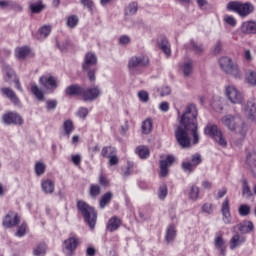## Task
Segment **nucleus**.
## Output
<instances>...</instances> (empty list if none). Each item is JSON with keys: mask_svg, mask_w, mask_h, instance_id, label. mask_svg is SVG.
Returning <instances> with one entry per match:
<instances>
[{"mask_svg": "<svg viewBox=\"0 0 256 256\" xmlns=\"http://www.w3.org/2000/svg\"><path fill=\"white\" fill-rule=\"evenodd\" d=\"M197 106L190 104L186 107L181 116L179 125H176L174 137L181 149H191V138L189 133L193 135V145L199 143V124L197 123Z\"/></svg>", "mask_w": 256, "mask_h": 256, "instance_id": "1", "label": "nucleus"}, {"mask_svg": "<svg viewBox=\"0 0 256 256\" xmlns=\"http://www.w3.org/2000/svg\"><path fill=\"white\" fill-rule=\"evenodd\" d=\"M97 55L93 52H88L84 56V62L82 63V71L87 74L90 83L97 81Z\"/></svg>", "mask_w": 256, "mask_h": 256, "instance_id": "2", "label": "nucleus"}, {"mask_svg": "<svg viewBox=\"0 0 256 256\" xmlns=\"http://www.w3.org/2000/svg\"><path fill=\"white\" fill-rule=\"evenodd\" d=\"M77 209L81 212L88 227H90V229H95V225H97V212L95 211V208L90 206L87 202L79 200L77 202Z\"/></svg>", "mask_w": 256, "mask_h": 256, "instance_id": "3", "label": "nucleus"}, {"mask_svg": "<svg viewBox=\"0 0 256 256\" xmlns=\"http://www.w3.org/2000/svg\"><path fill=\"white\" fill-rule=\"evenodd\" d=\"M223 125L229 129V131H235L240 135H245V121L239 116V114H228L221 119Z\"/></svg>", "mask_w": 256, "mask_h": 256, "instance_id": "4", "label": "nucleus"}, {"mask_svg": "<svg viewBox=\"0 0 256 256\" xmlns=\"http://www.w3.org/2000/svg\"><path fill=\"white\" fill-rule=\"evenodd\" d=\"M219 65L222 71L227 75H231L235 79H241L243 77V73L241 69H239V65L233 62V60L227 56H224L219 59Z\"/></svg>", "mask_w": 256, "mask_h": 256, "instance_id": "5", "label": "nucleus"}, {"mask_svg": "<svg viewBox=\"0 0 256 256\" xmlns=\"http://www.w3.org/2000/svg\"><path fill=\"white\" fill-rule=\"evenodd\" d=\"M227 9L229 11H234V13H238L240 17H247V15H251V13H253L255 7H253V4L249 2L242 3L238 1H233L227 4Z\"/></svg>", "mask_w": 256, "mask_h": 256, "instance_id": "6", "label": "nucleus"}, {"mask_svg": "<svg viewBox=\"0 0 256 256\" xmlns=\"http://www.w3.org/2000/svg\"><path fill=\"white\" fill-rule=\"evenodd\" d=\"M204 133L205 135H208L214 139V141H216V143H218L221 147H227V140H225L223 137V132L219 130L217 125L206 126Z\"/></svg>", "mask_w": 256, "mask_h": 256, "instance_id": "7", "label": "nucleus"}, {"mask_svg": "<svg viewBox=\"0 0 256 256\" xmlns=\"http://www.w3.org/2000/svg\"><path fill=\"white\" fill-rule=\"evenodd\" d=\"M103 91L101 90V87L99 85H94L90 88H83L82 90V101L85 102H93L96 101V99H99V96L102 95Z\"/></svg>", "mask_w": 256, "mask_h": 256, "instance_id": "8", "label": "nucleus"}, {"mask_svg": "<svg viewBox=\"0 0 256 256\" xmlns=\"http://www.w3.org/2000/svg\"><path fill=\"white\" fill-rule=\"evenodd\" d=\"M203 163V157L199 153H195L191 156L190 161L182 163V169L185 173H193L198 165Z\"/></svg>", "mask_w": 256, "mask_h": 256, "instance_id": "9", "label": "nucleus"}, {"mask_svg": "<svg viewBox=\"0 0 256 256\" xmlns=\"http://www.w3.org/2000/svg\"><path fill=\"white\" fill-rule=\"evenodd\" d=\"M226 97L229 99L230 103L236 105H241L243 103V94H241L235 86L226 87Z\"/></svg>", "mask_w": 256, "mask_h": 256, "instance_id": "10", "label": "nucleus"}, {"mask_svg": "<svg viewBox=\"0 0 256 256\" xmlns=\"http://www.w3.org/2000/svg\"><path fill=\"white\" fill-rule=\"evenodd\" d=\"M4 125H18L21 126L24 123L23 117L17 112H8L2 116Z\"/></svg>", "mask_w": 256, "mask_h": 256, "instance_id": "11", "label": "nucleus"}, {"mask_svg": "<svg viewBox=\"0 0 256 256\" xmlns=\"http://www.w3.org/2000/svg\"><path fill=\"white\" fill-rule=\"evenodd\" d=\"M21 223V218L19 217V214L10 211L8 214L4 217L2 225L5 227V229H11L13 227H17Z\"/></svg>", "mask_w": 256, "mask_h": 256, "instance_id": "12", "label": "nucleus"}, {"mask_svg": "<svg viewBox=\"0 0 256 256\" xmlns=\"http://www.w3.org/2000/svg\"><path fill=\"white\" fill-rule=\"evenodd\" d=\"M64 249L69 255H73L77 247H79V237L75 234H70V236L63 242Z\"/></svg>", "mask_w": 256, "mask_h": 256, "instance_id": "13", "label": "nucleus"}, {"mask_svg": "<svg viewBox=\"0 0 256 256\" xmlns=\"http://www.w3.org/2000/svg\"><path fill=\"white\" fill-rule=\"evenodd\" d=\"M0 91L3 97L9 99L11 103H13V105H15L16 107H21V100L19 99V97H17V94L15 93V91H13V89L9 87H4L1 88Z\"/></svg>", "mask_w": 256, "mask_h": 256, "instance_id": "14", "label": "nucleus"}, {"mask_svg": "<svg viewBox=\"0 0 256 256\" xmlns=\"http://www.w3.org/2000/svg\"><path fill=\"white\" fill-rule=\"evenodd\" d=\"M214 247L216 251H218L219 256H226L227 255V242L223 239V235L216 234L214 239Z\"/></svg>", "mask_w": 256, "mask_h": 256, "instance_id": "15", "label": "nucleus"}, {"mask_svg": "<svg viewBox=\"0 0 256 256\" xmlns=\"http://www.w3.org/2000/svg\"><path fill=\"white\" fill-rule=\"evenodd\" d=\"M146 65H149V58L145 56H133L128 61L129 69H136V67H146Z\"/></svg>", "mask_w": 256, "mask_h": 256, "instance_id": "16", "label": "nucleus"}, {"mask_svg": "<svg viewBox=\"0 0 256 256\" xmlns=\"http://www.w3.org/2000/svg\"><path fill=\"white\" fill-rule=\"evenodd\" d=\"M39 83L44 87V89H47V91H55L57 88V78L53 76H42L39 79Z\"/></svg>", "mask_w": 256, "mask_h": 256, "instance_id": "17", "label": "nucleus"}, {"mask_svg": "<svg viewBox=\"0 0 256 256\" xmlns=\"http://www.w3.org/2000/svg\"><path fill=\"white\" fill-rule=\"evenodd\" d=\"M175 163V157L168 155L165 160H160V177H167L169 175L168 167Z\"/></svg>", "mask_w": 256, "mask_h": 256, "instance_id": "18", "label": "nucleus"}, {"mask_svg": "<svg viewBox=\"0 0 256 256\" xmlns=\"http://www.w3.org/2000/svg\"><path fill=\"white\" fill-rule=\"evenodd\" d=\"M222 221L225 225H231V207L229 206V199H225L221 207Z\"/></svg>", "mask_w": 256, "mask_h": 256, "instance_id": "19", "label": "nucleus"}, {"mask_svg": "<svg viewBox=\"0 0 256 256\" xmlns=\"http://www.w3.org/2000/svg\"><path fill=\"white\" fill-rule=\"evenodd\" d=\"M65 95L69 97H82L83 98V87L79 84H72L66 87Z\"/></svg>", "mask_w": 256, "mask_h": 256, "instance_id": "20", "label": "nucleus"}, {"mask_svg": "<svg viewBox=\"0 0 256 256\" xmlns=\"http://www.w3.org/2000/svg\"><path fill=\"white\" fill-rule=\"evenodd\" d=\"M245 241H247V238L242 234H239V233L234 234L230 239L231 251H235L237 247H241V245H245Z\"/></svg>", "mask_w": 256, "mask_h": 256, "instance_id": "21", "label": "nucleus"}, {"mask_svg": "<svg viewBox=\"0 0 256 256\" xmlns=\"http://www.w3.org/2000/svg\"><path fill=\"white\" fill-rule=\"evenodd\" d=\"M1 65H2V71L5 73V81L7 83H13V81H15V79H17V76H15V72L13 71V69L11 68V66H9V64L5 63V61H1Z\"/></svg>", "mask_w": 256, "mask_h": 256, "instance_id": "22", "label": "nucleus"}, {"mask_svg": "<svg viewBox=\"0 0 256 256\" xmlns=\"http://www.w3.org/2000/svg\"><path fill=\"white\" fill-rule=\"evenodd\" d=\"M245 114L250 121H256V101L249 100L245 107Z\"/></svg>", "mask_w": 256, "mask_h": 256, "instance_id": "23", "label": "nucleus"}, {"mask_svg": "<svg viewBox=\"0 0 256 256\" xmlns=\"http://www.w3.org/2000/svg\"><path fill=\"white\" fill-rule=\"evenodd\" d=\"M158 45L166 57H171V44L166 37L160 36L158 38Z\"/></svg>", "mask_w": 256, "mask_h": 256, "instance_id": "24", "label": "nucleus"}, {"mask_svg": "<svg viewBox=\"0 0 256 256\" xmlns=\"http://www.w3.org/2000/svg\"><path fill=\"white\" fill-rule=\"evenodd\" d=\"M238 231L242 235H247L253 231H255V224H253L251 221H243L237 225Z\"/></svg>", "mask_w": 256, "mask_h": 256, "instance_id": "25", "label": "nucleus"}, {"mask_svg": "<svg viewBox=\"0 0 256 256\" xmlns=\"http://www.w3.org/2000/svg\"><path fill=\"white\" fill-rule=\"evenodd\" d=\"M177 237V229L175 228V224H170L166 229L165 241L167 245H171L175 238Z\"/></svg>", "mask_w": 256, "mask_h": 256, "instance_id": "26", "label": "nucleus"}, {"mask_svg": "<svg viewBox=\"0 0 256 256\" xmlns=\"http://www.w3.org/2000/svg\"><path fill=\"white\" fill-rule=\"evenodd\" d=\"M246 163L250 167L253 177H256V152H249L246 157Z\"/></svg>", "mask_w": 256, "mask_h": 256, "instance_id": "27", "label": "nucleus"}, {"mask_svg": "<svg viewBox=\"0 0 256 256\" xmlns=\"http://www.w3.org/2000/svg\"><path fill=\"white\" fill-rule=\"evenodd\" d=\"M121 227V218L114 216L108 220L106 229L110 233H113V231H117Z\"/></svg>", "mask_w": 256, "mask_h": 256, "instance_id": "28", "label": "nucleus"}, {"mask_svg": "<svg viewBox=\"0 0 256 256\" xmlns=\"http://www.w3.org/2000/svg\"><path fill=\"white\" fill-rule=\"evenodd\" d=\"M30 86H31V93L34 94L36 99L38 101H45V94H43V90L39 88V86L35 82H32Z\"/></svg>", "mask_w": 256, "mask_h": 256, "instance_id": "29", "label": "nucleus"}, {"mask_svg": "<svg viewBox=\"0 0 256 256\" xmlns=\"http://www.w3.org/2000/svg\"><path fill=\"white\" fill-rule=\"evenodd\" d=\"M112 200H113V192L108 191L104 193L100 198V202H99L100 209H105V207L109 205V203H111Z\"/></svg>", "mask_w": 256, "mask_h": 256, "instance_id": "30", "label": "nucleus"}, {"mask_svg": "<svg viewBox=\"0 0 256 256\" xmlns=\"http://www.w3.org/2000/svg\"><path fill=\"white\" fill-rule=\"evenodd\" d=\"M41 187H42V191H44V193L51 195L53 193V191H55V182L47 179L42 182Z\"/></svg>", "mask_w": 256, "mask_h": 256, "instance_id": "31", "label": "nucleus"}, {"mask_svg": "<svg viewBox=\"0 0 256 256\" xmlns=\"http://www.w3.org/2000/svg\"><path fill=\"white\" fill-rule=\"evenodd\" d=\"M242 195H245L247 199H251V197H253L251 186H249V181H247L246 178L242 179Z\"/></svg>", "mask_w": 256, "mask_h": 256, "instance_id": "32", "label": "nucleus"}, {"mask_svg": "<svg viewBox=\"0 0 256 256\" xmlns=\"http://www.w3.org/2000/svg\"><path fill=\"white\" fill-rule=\"evenodd\" d=\"M79 25V16L70 15L66 18V27L69 29H75Z\"/></svg>", "mask_w": 256, "mask_h": 256, "instance_id": "33", "label": "nucleus"}, {"mask_svg": "<svg viewBox=\"0 0 256 256\" xmlns=\"http://www.w3.org/2000/svg\"><path fill=\"white\" fill-rule=\"evenodd\" d=\"M141 129L144 135H149V133L153 131V121L151 120V118H147L142 122Z\"/></svg>", "mask_w": 256, "mask_h": 256, "instance_id": "34", "label": "nucleus"}, {"mask_svg": "<svg viewBox=\"0 0 256 256\" xmlns=\"http://www.w3.org/2000/svg\"><path fill=\"white\" fill-rule=\"evenodd\" d=\"M101 155L105 159H109V157L117 155V149L113 146H105L102 148Z\"/></svg>", "mask_w": 256, "mask_h": 256, "instance_id": "35", "label": "nucleus"}, {"mask_svg": "<svg viewBox=\"0 0 256 256\" xmlns=\"http://www.w3.org/2000/svg\"><path fill=\"white\" fill-rule=\"evenodd\" d=\"M246 83L249 87H256V72L253 70H249L245 76Z\"/></svg>", "mask_w": 256, "mask_h": 256, "instance_id": "36", "label": "nucleus"}, {"mask_svg": "<svg viewBox=\"0 0 256 256\" xmlns=\"http://www.w3.org/2000/svg\"><path fill=\"white\" fill-rule=\"evenodd\" d=\"M29 53H30V50H29V47L27 46H23L15 49V55L17 59H25V57H27Z\"/></svg>", "mask_w": 256, "mask_h": 256, "instance_id": "37", "label": "nucleus"}, {"mask_svg": "<svg viewBox=\"0 0 256 256\" xmlns=\"http://www.w3.org/2000/svg\"><path fill=\"white\" fill-rule=\"evenodd\" d=\"M89 195L92 199H97L99 195H101V186L97 184H91L90 185V190H89Z\"/></svg>", "mask_w": 256, "mask_h": 256, "instance_id": "38", "label": "nucleus"}, {"mask_svg": "<svg viewBox=\"0 0 256 256\" xmlns=\"http://www.w3.org/2000/svg\"><path fill=\"white\" fill-rule=\"evenodd\" d=\"M243 33H256V22H246L242 25Z\"/></svg>", "mask_w": 256, "mask_h": 256, "instance_id": "39", "label": "nucleus"}, {"mask_svg": "<svg viewBox=\"0 0 256 256\" xmlns=\"http://www.w3.org/2000/svg\"><path fill=\"white\" fill-rule=\"evenodd\" d=\"M74 126H73V121L71 120H66L64 123H63V130H64V133L65 135H67V137H70L71 136V133H73V130H74Z\"/></svg>", "mask_w": 256, "mask_h": 256, "instance_id": "40", "label": "nucleus"}, {"mask_svg": "<svg viewBox=\"0 0 256 256\" xmlns=\"http://www.w3.org/2000/svg\"><path fill=\"white\" fill-rule=\"evenodd\" d=\"M138 10V5L137 2H132L130 3L124 10L125 15L127 16H131V15H135V13H137Z\"/></svg>", "mask_w": 256, "mask_h": 256, "instance_id": "41", "label": "nucleus"}, {"mask_svg": "<svg viewBox=\"0 0 256 256\" xmlns=\"http://www.w3.org/2000/svg\"><path fill=\"white\" fill-rule=\"evenodd\" d=\"M136 153L139 155L140 159H147V157H149V148L146 146H138Z\"/></svg>", "mask_w": 256, "mask_h": 256, "instance_id": "42", "label": "nucleus"}, {"mask_svg": "<svg viewBox=\"0 0 256 256\" xmlns=\"http://www.w3.org/2000/svg\"><path fill=\"white\" fill-rule=\"evenodd\" d=\"M190 46L192 51H194V53H196V55H201V53H203V51H205V47L202 46V44H199L193 40L190 41Z\"/></svg>", "mask_w": 256, "mask_h": 256, "instance_id": "43", "label": "nucleus"}, {"mask_svg": "<svg viewBox=\"0 0 256 256\" xmlns=\"http://www.w3.org/2000/svg\"><path fill=\"white\" fill-rule=\"evenodd\" d=\"M238 213L240 217H247V215H251V206L247 204L240 205Z\"/></svg>", "mask_w": 256, "mask_h": 256, "instance_id": "44", "label": "nucleus"}, {"mask_svg": "<svg viewBox=\"0 0 256 256\" xmlns=\"http://www.w3.org/2000/svg\"><path fill=\"white\" fill-rule=\"evenodd\" d=\"M31 13H41L45 6L41 2H33L30 3Z\"/></svg>", "mask_w": 256, "mask_h": 256, "instance_id": "45", "label": "nucleus"}, {"mask_svg": "<svg viewBox=\"0 0 256 256\" xmlns=\"http://www.w3.org/2000/svg\"><path fill=\"white\" fill-rule=\"evenodd\" d=\"M168 193L167 184H162L158 189V198L163 201L167 198Z\"/></svg>", "mask_w": 256, "mask_h": 256, "instance_id": "46", "label": "nucleus"}, {"mask_svg": "<svg viewBox=\"0 0 256 256\" xmlns=\"http://www.w3.org/2000/svg\"><path fill=\"white\" fill-rule=\"evenodd\" d=\"M51 33V26H42L40 29H39V37L38 39H46V37H49Z\"/></svg>", "mask_w": 256, "mask_h": 256, "instance_id": "47", "label": "nucleus"}, {"mask_svg": "<svg viewBox=\"0 0 256 256\" xmlns=\"http://www.w3.org/2000/svg\"><path fill=\"white\" fill-rule=\"evenodd\" d=\"M17 7V3L12 0H0L1 9H13Z\"/></svg>", "mask_w": 256, "mask_h": 256, "instance_id": "48", "label": "nucleus"}, {"mask_svg": "<svg viewBox=\"0 0 256 256\" xmlns=\"http://www.w3.org/2000/svg\"><path fill=\"white\" fill-rule=\"evenodd\" d=\"M189 199L192 201H197L199 199V187L192 185L189 192Z\"/></svg>", "mask_w": 256, "mask_h": 256, "instance_id": "49", "label": "nucleus"}, {"mask_svg": "<svg viewBox=\"0 0 256 256\" xmlns=\"http://www.w3.org/2000/svg\"><path fill=\"white\" fill-rule=\"evenodd\" d=\"M193 73V61L185 62L183 64L184 77H189Z\"/></svg>", "mask_w": 256, "mask_h": 256, "instance_id": "50", "label": "nucleus"}, {"mask_svg": "<svg viewBox=\"0 0 256 256\" xmlns=\"http://www.w3.org/2000/svg\"><path fill=\"white\" fill-rule=\"evenodd\" d=\"M46 171V166L43 162H37L35 164V173L37 175V177H41V175H43V173H45Z\"/></svg>", "mask_w": 256, "mask_h": 256, "instance_id": "51", "label": "nucleus"}, {"mask_svg": "<svg viewBox=\"0 0 256 256\" xmlns=\"http://www.w3.org/2000/svg\"><path fill=\"white\" fill-rule=\"evenodd\" d=\"M46 246L45 244L41 243L34 249L35 256H43L45 255Z\"/></svg>", "mask_w": 256, "mask_h": 256, "instance_id": "52", "label": "nucleus"}, {"mask_svg": "<svg viewBox=\"0 0 256 256\" xmlns=\"http://www.w3.org/2000/svg\"><path fill=\"white\" fill-rule=\"evenodd\" d=\"M80 3L90 12L93 11L95 7V3H93V0H80Z\"/></svg>", "mask_w": 256, "mask_h": 256, "instance_id": "53", "label": "nucleus"}, {"mask_svg": "<svg viewBox=\"0 0 256 256\" xmlns=\"http://www.w3.org/2000/svg\"><path fill=\"white\" fill-rule=\"evenodd\" d=\"M27 233V224L26 223H22L19 228L18 231L16 232V237H24V235Z\"/></svg>", "mask_w": 256, "mask_h": 256, "instance_id": "54", "label": "nucleus"}, {"mask_svg": "<svg viewBox=\"0 0 256 256\" xmlns=\"http://www.w3.org/2000/svg\"><path fill=\"white\" fill-rule=\"evenodd\" d=\"M57 100H47L46 102V108L48 111H55L57 109Z\"/></svg>", "mask_w": 256, "mask_h": 256, "instance_id": "55", "label": "nucleus"}, {"mask_svg": "<svg viewBox=\"0 0 256 256\" xmlns=\"http://www.w3.org/2000/svg\"><path fill=\"white\" fill-rule=\"evenodd\" d=\"M89 115V110L86 107H81L77 111V116L80 117V119H85Z\"/></svg>", "mask_w": 256, "mask_h": 256, "instance_id": "56", "label": "nucleus"}, {"mask_svg": "<svg viewBox=\"0 0 256 256\" xmlns=\"http://www.w3.org/2000/svg\"><path fill=\"white\" fill-rule=\"evenodd\" d=\"M138 97L143 103H147V101H149V93H147L145 90L138 92Z\"/></svg>", "mask_w": 256, "mask_h": 256, "instance_id": "57", "label": "nucleus"}, {"mask_svg": "<svg viewBox=\"0 0 256 256\" xmlns=\"http://www.w3.org/2000/svg\"><path fill=\"white\" fill-rule=\"evenodd\" d=\"M69 45H71V42H69L68 40L62 42V43H57V47L58 49L63 53L65 51H67V49H69Z\"/></svg>", "mask_w": 256, "mask_h": 256, "instance_id": "58", "label": "nucleus"}, {"mask_svg": "<svg viewBox=\"0 0 256 256\" xmlns=\"http://www.w3.org/2000/svg\"><path fill=\"white\" fill-rule=\"evenodd\" d=\"M202 211L204 213H207L208 215H211L213 213V204L211 203H205L203 206H202Z\"/></svg>", "mask_w": 256, "mask_h": 256, "instance_id": "59", "label": "nucleus"}, {"mask_svg": "<svg viewBox=\"0 0 256 256\" xmlns=\"http://www.w3.org/2000/svg\"><path fill=\"white\" fill-rule=\"evenodd\" d=\"M212 107L216 113H221V111H223V104L220 101L214 102Z\"/></svg>", "mask_w": 256, "mask_h": 256, "instance_id": "60", "label": "nucleus"}, {"mask_svg": "<svg viewBox=\"0 0 256 256\" xmlns=\"http://www.w3.org/2000/svg\"><path fill=\"white\" fill-rule=\"evenodd\" d=\"M120 45H129L131 43V38L127 35H123L119 38Z\"/></svg>", "mask_w": 256, "mask_h": 256, "instance_id": "61", "label": "nucleus"}, {"mask_svg": "<svg viewBox=\"0 0 256 256\" xmlns=\"http://www.w3.org/2000/svg\"><path fill=\"white\" fill-rule=\"evenodd\" d=\"M167 95H171V87L164 86L161 89L160 96L161 97H167Z\"/></svg>", "mask_w": 256, "mask_h": 256, "instance_id": "62", "label": "nucleus"}, {"mask_svg": "<svg viewBox=\"0 0 256 256\" xmlns=\"http://www.w3.org/2000/svg\"><path fill=\"white\" fill-rule=\"evenodd\" d=\"M108 159H109V165H111V167L119 163V157H117V154L112 155Z\"/></svg>", "mask_w": 256, "mask_h": 256, "instance_id": "63", "label": "nucleus"}, {"mask_svg": "<svg viewBox=\"0 0 256 256\" xmlns=\"http://www.w3.org/2000/svg\"><path fill=\"white\" fill-rule=\"evenodd\" d=\"M196 3L202 11H205V9H207V5H209L207 0H196Z\"/></svg>", "mask_w": 256, "mask_h": 256, "instance_id": "64", "label": "nucleus"}]
</instances>
